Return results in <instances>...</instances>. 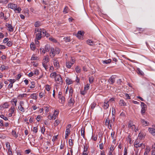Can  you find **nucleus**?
Wrapping results in <instances>:
<instances>
[{
  "label": "nucleus",
  "mask_w": 155,
  "mask_h": 155,
  "mask_svg": "<svg viewBox=\"0 0 155 155\" xmlns=\"http://www.w3.org/2000/svg\"><path fill=\"white\" fill-rule=\"evenodd\" d=\"M143 145V148L144 147L145 145L143 143H139V141L137 140H136L134 142V147L136 148L139 147H140Z\"/></svg>",
  "instance_id": "4"
},
{
  "label": "nucleus",
  "mask_w": 155,
  "mask_h": 155,
  "mask_svg": "<svg viewBox=\"0 0 155 155\" xmlns=\"http://www.w3.org/2000/svg\"><path fill=\"white\" fill-rule=\"evenodd\" d=\"M75 70L76 71L77 73H79L81 71L80 69L78 67V66H77L76 67V68H75Z\"/></svg>",
  "instance_id": "50"
},
{
  "label": "nucleus",
  "mask_w": 155,
  "mask_h": 155,
  "mask_svg": "<svg viewBox=\"0 0 155 155\" xmlns=\"http://www.w3.org/2000/svg\"><path fill=\"white\" fill-rule=\"evenodd\" d=\"M60 123V121L58 120H55L54 124L55 127H56Z\"/></svg>",
  "instance_id": "37"
},
{
  "label": "nucleus",
  "mask_w": 155,
  "mask_h": 155,
  "mask_svg": "<svg viewBox=\"0 0 155 155\" xmlns=\"http://www.w3.org/2000/svg\"><path fill=\"white\" fill-rule=\"evenodd\" d=\"M42 65L43 67L45 68V69L46 70L48 68V66L45 63L43 62Z\"/></svg>",
  "instance_id": "55"
},
{
  "label": "nucleus",
  "mask_w": 155,
  "mask_h": 155,
  "mask_svg": "<svg viewBox=\"0 0 155 155\" xmlns=\"http://www.w3.org/2000/svg\"><path fill=\"white\" fill-rule=\"evenodd\" d=\"M141 122L142 123L143 125L144 126H148L149 125V123L145 121L144 119H141Z\"/></svg>",
  "instance_id": "15"
},
{
  "label": "nucleus",
  "mask_w": 155,
  "mask_h": 155,
  "mask_svg": "<svg viewBox=\"0 0 155 155\" xmlns=\"http://www.w3.org/2000/svg\"><path fill=\"white\" fill-rule=\"evenodd\" d=\"M57 75V73L56 72H54L50 74V77L51 78H55Z\"/></svg>",
  "instance_id": "30"
},
{
  "label": "nucleus",
  "mask_w": 155,
  "mask_h": 155,
  "mask_svg": "<svg viewBox=\"0 0 155 155\" xmlns=\"http://www.w3.org/2000/svg\"><path fill=\"white\" fill-rule=\"evenodd\" d=\"M9 105L8 102L5 103L2 106V107L3 108H7L8 107Z\"/></svg>",
  "instance_id": "27"
},
{
  "label": "nucleus",
  "mask_w": 155,
  "mask_h": 155,
  "mask_svg": "<svg viewBox=\"0 0 155 155\" xmlns=\"http://www.w3.org/2000/svg\"><path fill=\"white\" fill-rule=\"evenodd\" d=\"M137 73L141 75H143L144 74L143 72L141 71L139 68H137Z\"/></svg>",
  "instance_id": "26"
},
{
  "label": "nucleus",
  "mask_w": 155,
  "mask_h": 155,
  "mask_svg": "<svg viewBox=\"0 0 155 155\" xmlns=\"http://www.w3.org/2000/svg\"><path fill=\"white\" fill-rule=\"evenodd\" d=\"M50 49L51 50L50 52V55L51 58H53L55 55L54 53V48H51Z\"/></svg>",
  "instance_id": "12"
},
{
  "label": "nucleus",
  "mask_w": 155,
  "mask_h": 155,
  "mask_svg": "<svg viewBox=\"0 0 155 155\" xmlns=\"http://www.w3.org/2000/svg\"><path fill=\"white\" fill-rule=\"evenodd\" d=\"M30 47L31 49L32 50L34 51L35 50V44H34V43L31 44L30 45Z\"/></svg>",
  "instance_id": "41"
},
{
  "label": "nucleus",
  "mask_w": 155,
  "mask_h": 155,
  "mask_svg": "<svg viewBox=\"0 0 155 155\" xmlns=\"http://www.w3.org/2000/svg\"><path fill=\"white\" fill-rule=\"evenodd\" d=\"M17 5L13 3H9L8 5V8L12 9H14V10L16 8Z\"/></svg>",
  "instance_id": "10"
},
{
  "label": "nucleus",
  "mask_w": 155,
  "mask_h": 155,
  "mask_svg": "<svg viewBox=\"0 0 155 155\" xmlns=\"http://www.w3.org/2000/svg\"><path fill=\"white\" fill-rule=\"evenodd\" d=\"M21 8L19 7H17V6H16V8L14 10L15 11H17V13H20L21 11Z\"/></svg>",
  "instance_id": "43"
},
{
  "label": "nucleus",
  "mask_w": 155,
  "mask_h": 155,
  "mask_svg": "<svg viewBox=\"0 0 155 155\" xmlns=\"http://www.w3.org/2000/svg\"><path fill=\"white\" fill-rule=\"evenodd\" d=\"M55 79L56 81L58 82L59 83H61V84L63 82L62 78L60 74H57L55 78Z\"/></svg>",
  "instance_id": "5"
},
{
  "label": "nucleus",
  "mask_w": 155,
  "mask_h": 155,
  "mask_svg": "<svg viewBox=\"0 0 155 155\" xmlns=\"http://www.w3.org/2000/svg\"><path fill=\"white\" fill-rule=\"evenodd\" d=\"M145 135L143 134L142 133H140L138 135V137L140 140L143 139L145 137Z\"/></svg>",
  "instance_id": "19"
},
{
  "label": "nucleus",
  "mask_w": 155,
  "mask_h": 155,
  "mask_svg": "<svg viewBox=\"0 0 155 155\" xmlns=\"http://www.w3.org/2000/svg\"><path fill=\"white\" fill-rule=\"evenodd\" d=\"M40 52L41 53L45 54L46 52L45 49L43 48H41L40 49Z\"/></svg>",
  "instance_id": "54"
},
{
  "label": "nucleus",
  "mask_w": 155,
  "mask_h": 155,
  "mask_svg": "<svg viewBox=\"0 0 155 155\" xmlns=\"http://www.w3.org/2000/svg\"><path fill=\"white\" fill-rule=\"evenodd\" d=\"M54 51L55 54H58L60 52V50L58 48L56 47L55 48H54Z\"/></svg>",
  "instance_id": "21"
},
{
  "label": "nucleus",
  "mask_w": 155,
  "mask_h": 155,
  "mask_svg": "<svg viewBox=\"0 0 155 155\" xmlns=\"http://www.w3.org/2000/svg\"><path fill=\"white\" fill-rule=\"evenodd\" d=\"M70 132V129L69 128H67L66 130L65 133L69 135Z\"/></svg>",
  "instance_id": "61"
},
{
  "label": "nucleus",
  "mask_w": 155,
  "mask_h": 155,
  "mask_svg": "<svg viewBox=\"0 0 155 155\" xmlns=\"http://www.w3.org/2000/svg\"><path fill=\"white\" fill-rule=\"evenodd\" d=\"M87 43L90 45H92L93 44V41L91 40L88 39L87 41Z\"/></svg>",
  "instance_id": "32"
},
{
  "label": "nucleus",
  "mask_w": 155,
  "mask_h": 155,
  "mask_svg": "<svg viewBox=\"0 0 155 155\" xmlns=\"http://www.w3.org/2000/svg\"><path fill=\"white\" fill-rule=\"evenodd\" d=\"M30 97L33 99H36L37 98L36 94L35 93L32 94H31Z\"/></svg>",
  "instance_id": "44"
},
{
  "label": "nucleus",
  "mask_w": 155,
  "mask_h": 155,
  "mask_svg": "<svg viewBox=\"0 0 155 155\" xmlns=\"http://www.w3.org/2000/svg\"><path fill=\"white\" fill-rule=\"evenodd\" d=\"M62 93L61 92H59L58 93V97L61 100V103L62 104H64L65 102V98L64 96L62 95Z\"/></svg>",
  "instance_id": "3"
},
{
  "label": "nucleus",
  "mask_w": 155,
  "mask_h": 155,
  "mask_svg": "<svg viewBox=\"0 0 155 155\" xmlns=\"http://www.w3.org/2000/svg\"><path fill=\"white\" fill-rule=\"evenodd\" d=\"M115 77L112 75L108 81L110 84H113L115 82Z\"/></svg>",
  "instance_id": "9"
},
{
  "label": "nucleus",
  "mask_w": 155,
  "mask_h": 155,
  "mask_svg": "<svg viewBox=\"0 0 155 155\" xmlns=\"http://www.w3.org/2000/svg\"><path fill=\"white\" fill-rule=\"evenodd\" d=\"M45 94L43 92H41L39 93V96L40 98H42L45 96Z\"/></svg>",
  "instance_id": "56"
},
{
  "label": "nucleus",
  "mask_w": 155,
  "mask_h": 155,
  "mask_svg": "<svg viewBox=\"0 0 155 155\" xmlns=\"http://www.w3.org/2000/svg\"><path fill=\"white\" fill-rule=\"evenodd\" d=\"M9 0H0V3H2L3 4H6L9 1Z\"/></svg>",
  "instance_id": "38"
},
{
  "label": "nucleus",
  "mask_w": 155,
  "mask_h": 155,
  "mask_svg": "<svg viewBox=\"0 0 155 155\" xmlns=\"http://www.w3.org/2000/svg\"><path fill=\"white\" fill-rule=\"evenodd\" d=\"M72 62L69 61H67L66 62V67L68 68H70L71 67L72 65L74 64V61L72 59Z\"/></svg>",
  "instance_id": "7"
},
{
  "label": "nucleus",
  "mask_w": 155,
  "mask_h": 155,
  "mask_svg": "<svg viewBox=\"0 0 155 155\" xmlns=\"http://www.w3.org/2000/svg\"><path fill=\"white\" fill-rule=\"evenodd\" d=\"M141 113L142 115H143L146 110L147 106L143 102H141Z\"/></svg>",
  "instance_id": "1"
},
{
  "label": "nucleus",
  "mask_w": 155,
  "mask_h": 155,
  "mask_svg": "<svg viewBox=\"0 0 155 155\" xmlns=\"http://www.w3.org/2000/svg\"><path fill=\"white\" fill-rule=\"evenodd\" d=\"M27 94H19L18 97H26L27 96Z\"/></svg>",
  "instance_id": "53"
},
{
  "label": "nucleus",
  "mask_w": 155,
  "mask_h": 155,
  "mask_svg": "<svg viewBox=\"0 0 155 155\" xmlns=\"http://www.w3.org/2000/svg\"><path fill=\"white\" fill-rule=\"evenodd\" d=\"M8 40H9V39L8 38H5L3 40V42L4 43H5L7 42L8 41Z\"/></svg>",
  "instance_id": "57"
},
{
  "label": "nucleus",
  "mask_w": 155,
  "mask_h": 155,
  "mask_svg": "<svg viewBox=\"0 0 155 155\" xmlns=\"http://www.w3.org/2000/svg\"><path fill=\"white\" fill-rule=\"evenodd\" d=\"M6 26L8 28V30L10 32H13L14 31L13 28L11 24L6 23Z\"/></svg>",
  "instance_id": "6"
},
{
  "label": "nucleus",
  "mask_w": 155,
  "mask_h": 155,
  "mask_svg": "<svg viewBox=\"0 0 155 155\" xmlns=\"http://www.w3.org/2000/svg\"><path fill=\"white\" fill-rule=\"evenodd\" d=\"M58 113L59 111L58 110H54V113L52 115L53 116H54V118H53L54 120L55 119L56 117L58 116Z\"/></svg>",
  "instance_id": "24"
},
{
  "label": "nucleus",
  "mask_w": 155,
  "mask_h": 155,
  "mask_svg": "<svg viewBox=\"0 0 155 155\" xmlns=\"http://www.w3.org/2000/svg\"><path fill=\"white\" fill-rule=\"evenodd\" d=\"M109 101H107L106 102H105L104 103V109H107L109 107Z\"/></svg>",
  "instance_id": "20"
},
{
  "label": "nucleus",
  "mask_w": 155,
  "mask_h": 155,
  "mask_svg": "<svg viewBox=\"0 0 155 155\" xmlns=\"http://www.w3.org/2000/svg\"><path fill=\"white\" fill-rule=\"evenodd\" d=\"M31 85L29 86L30 88H33L35 87V82L32 81L31 82Z\"/></svg>",
  "instance_id": "46"
},
{
  "label": "nucleus",
  "mask_w": 155,
  "mask_h": 155,
  "mask_svg": "<svg viewBox=\"0 0 155 155\" xmlns=\"http://www.w3.org/2000/svg\"><path fill=\"white\" fill-rule=\"evenodd\" d=\"M12 134L16 138L17 137H18V135L16 133V132L15 130H13L12 131Z\"/></svg>",
  "instance_id": "42"
},
{
  "label": "nucleus",
  "mask_w": 155,
  "mask_h": 155,
  "mask_svg": "<svg viewBox=\"0 0 155 155\" xmlns=\"http://www.w3.org/2000/svg\"><path fill=\"white\" fill-rule=\"evenodd\" d=\"M111 59H109L107 60H102V62L103 64H108L111 62Z\"/></svg>",
  "instance_id": "17"
},
{
  "label": "nucleus",
  "mask_w": 155,
  "mask_h": 155,
  "mask_svg": "<svg viewBox=\"0 0 155 155\" xmlns=\"http://www.w3.org/2000/svg\"><path fill=\"white\" fill-rule=\"evenodd\" d=\"M13 102L14 103L15 106H16L17 103V99H13L11 101V102Z\"/></svg>",
  "instance_id": "58"
},
{
  "label": "nucleus",
  "mask_w": 155,
  "mask_h": 155,
  "mask_svg": "<svg viewBox=\"0 0 155 155\" xmlns=\"http://www.w3.org/2000/svg\"><path fill=\"white\" fill-rule=\"evenodd\" d=\"M49 39L50 41H51L53 42L56 43L57 42V40H56L52 37H50Z\"/></svg>",
  "instance_id": "45"
},
{
  "label": "nucleus",
  "mask_w": 155,
  "mask_h": 155,
  "mask_svg": "<svg viewBox=\"0 0 155 155\" xmlns=\"http://www.w3.org/2000/svg\"><path fill=\"white\" fill-rule=\"evenodd\" d=\"M9 111L12 113H13L15 111V107H14L12 106H11L10 109L9 110Z\"/></svg>",
  "instance_id": "35"
},
{
  "label": "nucleus",
  "mask_w": 155,
  "mask_h": 155,
  "mask_svg": "<svg viewBox=\"0 0 155 155\" xmlns=\"http://www.w3.org/2000/svg\"><path fill=\"white\" fill-rule=\"evenodd\" d=\"M8 68L9 67L8 66H5L3 64L1 65L0 68V69L2 71H3L4 70H8Z\"/></svg>",
  "instance_id": "14"
},
{
  "label": "nucleus",
  "mask_w": 155,
  "mask_h": 155,
  "mask_svg": "<svg viewBox=\"0 0 155 155\" xmlns=\"http://www.w3.org/2000/svg\"><path fill=\"white\" fill-rule=\"evenodd\" d=\"M12 42L11 41H8L7 43V45L8 46L10 47L12 45Z\"/></svg>",
  "instance_id": "59"
},
{
  "label": "nucleus",
  "mask_w": 155,
  "mask_h": 155,
  "mask_svg": "<svg viewBox=\"0 0 155 155\" xmlns=\"http://www.w3.org/2000/svg\"><path fill=\"white\" fill-rule=\"evenodd\" d=\"M150 150V148L148 147L147 146L146 148V151L144 153V155H148Z\"/></svg>",
  "instance_id": "18"
},
{
  "label": "nucleus",
  "mask_w": 155,
  "mask_h": 155,
  "mask_svg": "<svg viewBox=\"0 0 155 155\" xmlns=\"http://www.w3.org/2000/svg\"><path fill=\"white\" fill-rule=\"evenodd\" d=\"M112 122V121L111 120L110 121L108 118L106 119L105 121V125L106 126H107L110 129L112 127V124L111 123Z\"/></svg>",
  "instance_id": "2"
},
{
  "label": "nucleus",
  "mask_w": 155,
  "mask_h": 155,
  "mask_svg": "<svg viewBox=\"0 0 155 155\" xmlns=\"http://www.w3.org/2000/svg\"><path fill=\"white\" fill-rule=\"evenodd\" d=\"M94 80V78L93 77H91L89 78V81L90 83H92Z\"/></svg>",
  "instance_id": "48"
},
{
  "label": "nucleus",
  "mask_w": 155,
  "mask_h": 155,
  "mask_svg": "<svg viewBox=\"0 0 155 155\" xmlns=\"http://www.w3.org/2000/svg\"><path fill=\"white\" fill-rule=\"evenodd\" d=\"M50 86L48 84H47L45 87V89L48 91H50Z\"/></svg>",
  "instance_id": "49"
},
{
  "label": "nucleus",
  "mask_w": 155,
  "mask_h": 155,
  "mask_svg": "<svg viewBox=\"0 0 155 155\" xmlns=\"http://www.w3.org/2000/svg\"><path fill=\"white\" fill-rule=\"evenodd\" d=\"M68 7H65L64 8V9L63 12V13L64 14H66L68 12Z\"/></svg>",
  "instance_id": "39"
},
{
  "label": "nucleus",
  "mask_w": 155,
  "mask_h": 155,
  "mask_svg": "<svg viewBox=\"0 0 155 155\" xmlns=\"http://www.w3.org/2000/svg\"><path fill=\"white\" fill-rule=\"evenodd\" d=\"M84 35L83 32L82 31H79L78 32V33L76 34V36L77 37H78V35H80V37H81V36L83 35Z\"/></svg>",
  "instance_id": "31"
},
{
  "label": "nucleus",
  "mask_w": 155,
  "mask_h": 155,
  "mask_svg": "<svg viewBox=\"0 0 155 155\" xmlns=\"http://www.w3.org/2000/svg\"><path fill=\"white\" fill-rule=\"evenodd\" d=\"M54 64L55 67L58 68L59 67V64L58 58L54 59Z\"/></svg>",
  "instance_id": "8"
},
{
  "label": "nucleus",
  "mask_w": 155,
  "mask_h": 155,
  "mask_svg": "<svg viewBox=\"0 0 155 155\" xmlns=\"http://www.w3.org/2000/svg\"><path fill=\"white\" fill-rule=\"evenodd\" d=\"M41 25V22L39 21H37L35 23V26L36 27H38Z\"/></svg>",
  "instance_id": "34"
},
{
  "label": "nucleus",
  "mask_w": 155,
  "mask_h": 155,
  "mask_svg": "<svg viewBox=\"0 0 155 155\" xmlns=\"http://www.w3.org/2000/svg\"><path fill=\"white\" fill-rule=\"evenodd\" d=\"M73 90L72 88H71L69 90V93L70 94L71 96L72 97L73 94Z\"/></svg>",
  "instance_id": "51"
},
{
  "label": "nucleus",
  "mask_w": 155,
  "mask_h": 155,
  "mask_svg": "<svg viewBox=\"0 0 155 155\" xmlns=\"http://www.w3.org/2000/svg\"><path fill=\"white\" fill-rule=\"evenodd\" d=\"M127 141L129 142L130 144H132V142L131 139V137L130 135H129L127 137Z\"/></svg>",
  "instance_id": "36"
},
{
  "label": "nucleus",
  "mask_w": 155,
  "mask_h": 155,
  "mask_svg": "<svg viewBox=\"0 0 155 155\" xmlns=\"http://www.w3.org/2000/svg\"><path fill=\"white\" fill-rule=\"evenodd\" d=\"M50 48V45L48 44H47L45 45L44 49L46 52H48L49 51Z\"/></svg>",
  "instance_id": "29"
},
{
  "label": "nucleus",
  "mask_w": 155,
  "mask_h": 155,
  "mask_svg": "<svg viewBox=\"0 0 155 155\" xmlns=\"http://www.w3.org/2000/svg\"><path fill=\"white\" fill-rule=\"evenodd\" d=\"M4 14L2 12H1L0 14V17L1 19H3L4 18Z\"/></svg>",
  "instance_id": "62"
},
{
  "label": "nucleus",
  "mask_w": 155,
  "mask_h": 155,
  "mask_svg": "<svg viewBox=\"0 0 155 155\" xmlns=\"http://www.w3.org/2000/svg\"><path fill=\"white\" fill-rule=\"evenodd\" d=\"M74 102L75 101L74 99L72 97H71L68 101V105L70 106H72L74 105Z\"/></svg>",
  "instance_id": "11"
},
{
  "label": "nucleus",
  "mask_w": 155,
  "mask_h": 155,
  "mask_svg": "<svg viewBox=\"0 0 155 155\" xmlns=\"http://www.w3.org/2000/svg\"><path fill=\"white\" fill-rule=\"evenodd\" d=\"M66 82L68 84H70L72 83V81L71 79L67 78L66 79Z\"/></svg>",
  "instance_id": "22"
},
{
  "label": "nucleus",
  "mask_w": 155,
  "mask_h": 155,
  "mask_svg": "<svg viewBox=\"0 0 155 155\" xmlns=\"http://www.w3.org/2000/svg\"><path fill=\"white\" fill-rule=\"evenodd\" d=\"M96 105V104L95 103L93 102L92 103L90 106L91 108L93 110L95 108Z\"/></svg>",
  "instance_id": "47"
},
{
  "label": "nucleus",
  "mask_w": 155,
  "mask_h": 155,
  "mask_svg": "<svg viewBox=\"0 0 155 155\" xmlns=\"http://www.w3.org/2000/svg\"><path fill=\"white\" fill-rule=\"evenodd\" d=\"M149 132L153 136H155V129L149 127L148 128Z\"/></svg>",
  "instance_id": "13"
},
{
  "label": "nucleus",
  "mask_w": 155,
  "mask_h": 155,
  "mask_svg": "<svg viewBox=\"0 0 155 155\" xmlns=\"http://www.w3.org/2000/svg\"><path fill=\"white\" fill-rule=\"evenodd\" d=\"M90 88V84H87L86 86L84 87V90H88Z\"/></svg>",
  "instance_id": "60"
},
{
  "label": "nucleus",
  "mask_w": 155,
  "mask_h": 155,
  "mask_svg": "<svg viewBox=\"0 0 155 155\" xmlns=\"http://www.w3.org/2000/svg\"><path fill=\"white\" fill-rule=\"evenodd\" d=\"M41 33L38 32L37 33L36 35L35 39L37 40H40L41 38Z\"/></svg>",
  "instance_id": "16"
},
{
  "label": "nucleus",
  "mask_w": 155,
  "mask_h": 155,
  "mask_svg": "<svg viewBox=\"0 0 155 155\" xmlns=\"http://www.w3.org/2000/svg\"><path fill=\"white\" fill-rule=\"evenodd\" d=\"M0 117L1 118L5 120H8V118L7 117L5 116L3 114H2L1 115Z\"/></svg>",
  "instance_id": "52"
},
{
  "label": "nucleus",
  "mask_w": 155,
  "mask_h": 155,
  "mask_svg": "<svg viewBox=\"0 0 155 155\" xmlns=\"http://www.w3.org/2000/svg\"><path fill=\"white\" fill-rule=\"evenodd\" d=\"M8 153L9 155H12V151L9 148L8 149Z\"/></svg>",
  "instance_id": "64"
},
{
  "label": "nucleus",
  "mask_w": 155,
  "mask_h": 155,
  "mask_svg": "<svg viewBox=\"0 0 155 155\" xmlns=\"http://www.w3.org/2000/svg\"><path fill=\"white\" fill-rule=\"evenodd\" d=\"M86 93V92L84 90L83 91H81L80 94L83 95H84Z\"/></svg>",
  "instance_id": "63"
},
{
  "label": "nucleus",
  "mask_w": 155,
  "mask_h": 155,
  "mask_svg": "<svg viewBox=\"0 0 155 155\" xmlns=\"http://www.w3.org/2000/svg\"><path fill=\"white\" fill-rule=\"evenodd\" d=\"M18 109L21 111L24 112L25 111L24 108L22 106H19L18 107Z\"/></svg>",
  "instance_id": "40"
},
{
  "label": "nucleus",
  "mask_w": 155,
  "mask_h": 155,
  "mask_svg": "<svg viewBox=\"0 0 155 155\" xmlns=\"http://www.w3.org/2000/svg\"><path fill=\"white\" fill-rule=\"evenodd\" d=\"M119 104L121 106H125L126 105L125 103L123 100H120V101Z\"/></svg>",
  "instance_id": "25"
},
{
  "label": "nucleus",
  "mask_w": 155,
  "mask_h": 155,
  "mask_svg": "<svg viewBox=\"0 0 155 155\" xmlns=\"http://www.w3.org/2000/svg\"><path fill=\"white\" fill-rule=\"evenodd\" d=\"M81 130V135L84 138V129L82 127Z\"/></svg>",
  "instance_id": "33"
},
{
  "label": "nucleus",
  "mask_w": 155,
  "mask_h": 155,
  "mask_svg": "<svg viewBox=\"0 0 155 155\" xmlns=\"http://www.w3.org/2000/svg\"><path fill=\"white\" fill-rule=\"evenodd\" d=\"M44 63L46 64H47L49 61V59L48 56L47 55L45 57V58L43 59Z\"/></svg>",
  "instance_id": "23"
},
{
  "label": "nucleus",
  "mask_w": 155,
  "mask_h": 155,
  "mask_svg": "<svg viewBox=\"0 0 155 155\" xmlns=\"http://www.w3.org/2000/svg\"><path fill=\"white\" fill-rule=\"evenodd\" d=\"M63 39L66 42H69L71 41V39L69 37H64Z\"/></svg>",
  "instance_id": "28"
}]
</instances>
